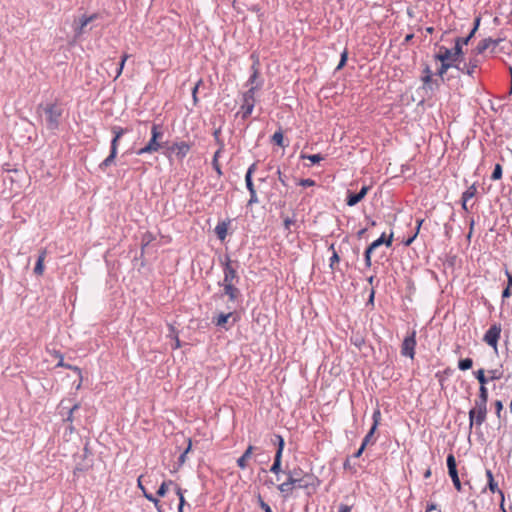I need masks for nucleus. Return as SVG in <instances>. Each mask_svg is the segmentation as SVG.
I'll return each instance as SVG.
<instances>
[{"label": "nucleus", "instance_id": "nucleus-31", "mask_svg": "<svg viewBox=\"0 0 512 512\" xmlns=\"http://www.w3.org/2000/svg\"><path fill=\"white\" fill-rule=\"evenodd\" d=\"M281 458L282 456H279V454L275 455L274 463L271 466L270 471L274 474H278L281 470Z\"/></svg>", "mask_w": 512, "mask_h": 512}, {"label": "nucleus", "instance_id": "nucleus-34", "mask_svg": "<svg viewBox=\"0 0 512 512\" xmlns=\"http://www.w3.org/2000/svg\"><path fill=\"white\" fill-rule=\"evenodd\" d=\"M362 198L359 196V194H349L347 197V205L348 206H354L358 202H360Z\"/></svg>", "mask_w": 512, "mask_h": 512}, {"label": "nucleus", "instance_id": "nucleus-2", "mask_svg": "<svg viewBox=\"0 0 512 512\" xmlns=\"http://www.w3.org/2000/svg\"><path fill=\"white\" fill-rule=\"evenodd\" d=\"M163 137V133L160 130V127L156 124H154L151 128V139L147 143L146 146L139 149L137 151L138 155H143L147 153H153L158 151L161 148V144L159 140Z\"/></svg>", "mask_w": 512, "mask_h": 512}, {"label": "nucleus", "instance_id": "nucleus-22", "mask_svg": "<svg viewBox=\"0 0 512 512\" xmlns=\"http://www.w3.org/2000/svg\"><path fill=\"white\" fill-rule=\"evenodd\" d=\"M230 318H233V322L236 321V319L233 317V313L232 312H228L226 314L224 313H221L220 315H218V317L216 318L215 320V324L217 326H221V327H224L225 324L228 322V320Z\"/></svg>", "mask_w": 512, "mask_h": 512}, {"label": "nucleus", "instance_id": "nucleus-47", "mask_svg": "<svg viewBox=\"0 0 512 512\" xmlns=\"http://www.w3.org/2000/svg\"><path fill=\"white\" fill-rule=\"evenodd\" d=\"M347 61V51H344L342 54H341V59H340V62L337 66V70H340L346 63Z\"/></svg>", "mask_w": 512, "mask_h": 512}, {"label": "nucleus", "instance_id": "nucleus-29", "mask_svg": "<svg viewBox=\"0 0 512 512\" xmlns=\"http://www.w3.org/2000/svg\"><path fill=\"white\" fill-rule=\"evenodd\" d=\"M222 148H223V145L220 146V148L215 152L214 154V157H213V167L214 169L216 170L217 174L218 175H221L222 174V171H221V168H220V165H219V162H218V157L222 151Z\"/></svg>", "mask_w": 512, "mask_h": 512}, {"label": "nucleus", "instance_id": "nucleus-6", "mask_svg": "<svg viewBox=\"0 0 512 512\" xmlns=\"http://www.w3.org/2000/svg\"><path fill=\"white\" fill-rule=\"evenodd\" d=\"M447 467H448L449 476L451 477L455 488L458 491H461L462 486H461V482H460V479L458 476L456 459L453 454H449L447 457Z\"/></svg>", "mask_w": 512, "mask_h": 512}, {"label": "nucleus", "instance_id": "nucleus-21", "mask_svg": "<svg viewBox=\"0 0 512 512\" xmlns=\"http://www.w3.org/2000/svg\"><path fill=\"white\" fill-rule=\"evenodd\" d=\"M486 476L488 479V485L491 492L495 493L498 492L501 497L503 498V492L498 489L497 483L494 481L493 474L491 470L486 471Z\"/></svg>", "mask_w": 512, "mask_h": 512}, {"label": "nucleus", "instance_id": "nucleus-5", "mask_svg": "<svg viewBox=\"0 0 512 512\" xmlns=\"http://www.w3.org/2000/svg\"><path fill=\"white\" fill-rule=\"evenodd\" d=\"M258 85L252 86L244 95H243V104L241 106V110L243 113V118L248 117L254 108L255 105V91L258 89Z\"/></svg>", "mask_w": 512, "mask_h": 512}, {"label": "nucleus", "instance_id": "nucleus-13", "mask_svg": "<svg viewBox=\"0 0 512 512\" xmlns=\"http://www.w3.org/2000/svg\"><path fill=\"white\" fill-rule=\"evenodd\" d=\"M502 41V39H492V38H486L482 40L476 47V52L478 54H482L485 52L488 48L492 47L493 49Z\"/></svg>", "mask_w": 512, "mask_h": 512}, {"label": "nucleus", "instance_id": "nucleus-64", "mask_svg": "<svg viewBox=\"0 0 512 512\" xmlns=\"http://www.w3.org/2000/svg\"><path fill=\"white\" fill-rule=\"evenodd\" d=\"M495 405H496V408H497V413L499 414L500 411L503 408L502 402L501 401H496Z\"/></svg>", "mask_w": 512, "mask_h": 512}, {"label": "nucleus", "instance_id": "nucleus-40", "mask_svg": "<svg viewBox=\"0 0 512 512\" xmlns=\"http://www.w3.org/2000/svg\"><path fill=\"white\" fill-rule=\"evenodd\" d=\"M171 484H173L172 481L163 482L157 491V495L160 497H163L167 492L168 485H171Z\"/></svg>", "mask_w": 512, "mask_h": 512}, {"label": "nucleus", "instance_id": "nucleus-39", "mask_svg": "<svg viewBox=\"0 0 512 512\" xmlns=\"http://www.w3.org/2000/svg\"><path fill=\"white\" fill-rule=\"evenodd\" d=\"M128 58H129V55H128V54H124V55L122 56V59H121V61H120L119 68H118V70H117V73H116L115 79H117V78L122 74V72H123V68H124V65H125V63H126V61H127V59H128Z\"/></svg>", "mask_w": 512, "mask_h": 512}, {"label": "nucleus", "instance_id": "nucleus-37", "mask_svg": "<svg viewBox=\"0 0 512 512\" xmlns=\"http://www.w3.org/2000/svg\"><path fill=\"white\" fill-rule=\"evenodd\" d=\"M502 177V166L500 164H496L494 171L491 175L492 180H499Z\"/></svg>", "mask_w": 512, "mask_h": 512}, {"label": "nucleus", "instance_id": "nucleus-3", "mask_svg": "<svg viewBox=\"0 0 512 512\" xmlns=\"http://www.w3.org/2000/svg\"><path fill=\"white\" fill-rule=\"evenodd\" d=\"M487 415V404L476 402L474 407L469 411V426L470 428L476 424L477 426L482 425Z\"/></svg>", "mask_w": 512, "mask_h": 512}, {"label": "nucleus", "instance_id": "nucleus-25", "mask_svg": "<svg viewBox=\"0 0 512 512\" xmlns=\"http://www.w3.org/2000/svg\"><path fill=\"white\" fill-rule=\"evenodd\" d=\"M392 237L393 235L391 234L390 237L387 239V240H384V235H382L379 239L375 240L374 242H372L369 247H370V250H374L376 249L377 247H379L380 245H382L383 243L386 244V246H390L391 243H392Z\"/></svg>", "mask_w": 512, "mask_h": 512}, {"label": "nucleus", "instance_id": "nucleus-4", "mask_svg": "<svg viewBox=\"0 0 512 512\" xmlns=\"http://www.w3.org/2000/svg\"><path fill=\"white\" fill-rule=\"evenodd\" d=\"M46 115V126L49 130H55L59 126V119L62 115V110L55 104H49L44 108Z\"/></svg>", "mask_w": 512, "mask_h": 512}, {"label": "nucleus", "instance_id": "nucleus-61", "mask_svg": "<svg viewBox=\"0 0 512 512\" xmlns=\"http://www.w3.org/2000/svg\"><path fill=\"white\" fill-rule=\"evenodd\" d=\"M365 447L364 445H361V447L357 450V452L354 454V457L358 458L362 455L363 451H364Z\"/></svg>", "mask_w": 512, "mask_h": 512}, {"label": "nucleus", "instance_id": "nucleus-9", "mask_svg": "<svg viewBox=\"0 0 512 512\" xmlns=\"http://www.w3.org/2000/svg\"><path fill=\"white\" fill-rule=\"evenodd\" d=\"M415 331L412 332L410 336H407L403 343H402V349L401 353L404 356L410 357L411 359L414 358L415 354V346H416V340H415Z\"/></svg>", "mask_w": 512, "mask_h": 512}, {"label": "nucleus", "instance_id": "nucleus-16", "mask_svg": "<svg viewBox=\"0 0 512 512\" xmlns=\"http://www.w3.org/2000/svg\"><path fill=\"white\" fill-rule=\"evenodd\" d=\"M254 447L249 445L243 455L237 460V465L241 469H245L247 467V461L252 457Z\"/></svg>", "mask_w": 512, "mask_h": 512}, {"label": "nucleus", "instance_id": "nucleus-1", "mask_svg": "<svg viewBox=\"0 0 512 512\" xmlns=\"http://www.w3.org/2000/svg\"><path fill=\"white\" fill-rule=\"evenodd\" d=\"M480 23V18L475 19V25L469 35L465 38H457L455 41V47L453 49L448 48H440L438 54L435 55L436 60L441 62V66L438 70V75L443 78L447 70L451 67H458L456 63H458L463 56V51H461V42L464 44H468L470 39L474 36L476 30L478 29Z\"/></svg>", "mask_w": 512, "mask_h": 512}, {"label": "nucleus", "instance_id": "nucleus-53", "mask_svg": "<svg viewBox=\"0 0 512 512\" xmlns=\"http://www.w3.org/2000/svg\"><path fill=\"white\" fill-rule=\"evenodd\" d=\"M490 373V379L491 380H496V379H499L501 377V373H499L498 370H491L489 371Z\"/></svg>", "mask_w": 512, "mask_h": 512}, {"label": "nucleus", "instance_id": "nucleus-51", "mask_svg": "<svg viewBox=\"0 0 512 512\" xmlns=\"http://www.w3.org/2000/svg\"><path fill=\"white\" fill-rule=\"evenodd\" d=\"M259 504H260L261 508L264 510V512H272L270 506L267 503H265L260 496H259Z\"/></svg>", "mask_w": 512, "mask_h": 512}, {"label": "nucleus", "instance_id": "nucleus-33", "mask_svg": "<svg viewBox=\"0 0 512 512\" xmlns=\"http://www.w3.org/2000/svg\"><path fill=\"white\" fill-rule=\"evenodd\" d=\"M381 419L380 410L377 409L373 413V426L371 427V433H374Z\"/></svg>", "mask_w": 512, "mask_h": 512}, {"label": "nucleus", "instance_id": "nucleus-59", "mask_svg": "<svg viewBox=\"0 0 512 512\" xmlns=\"http://www.w3.org/2000/svg\"><path fill=\"white\" fill-rule=\"evenodd\" d=\"M255 170H256V164H255V163H253V164L248 168L246 175H249V176H251V177H252V175H253V173L255 172Z\"/></svg>", "mask_w": 512, "mask_h": 512}, {"label": "nucleus", "instance_id": "nucleus-38", "mask_svg": "<svg viewBox=\"0 0 512 512\" xmlns=\"http://www.w3.org/2000/svg\"><path fill=\"white\" fill-rule=\"evenodd\" d=\"M475 376L480 385H485L487 383V378L485 377V372L483 369H479L477 372H475Z\"/></svg>", "mask_w": 512, "mask_h": 512}, {"label": "nucleus", "instance_id": "nucleus-62", "mask_svg": "<svg viewBox=\"0 0 512 512\" xmlns=\"http://www.w3.org/2000/svg\"><path fill=\"white\" fill-rule=\"evenodd\" d=\"M65 421L66 422H70V423L73 422V412L72 411L69 410L68 415H67Z\"/></svg>", "mask_w": 512, "mask_h": 512}, {"label": "nucleus", "instance_id": "nucleus-23", "mask_svg": "<svg viewBox=\"0 0 512 512\" xmlns=\"http://www.w3.org/2000/svg\"><path fill=\"white\" fill-rule=\"evenodd\" d=\"M228 225L225 222L217 224L215 227V233L220 240H224L227 236Z\"/></svg>", "mask_w": 512, "mask_h": 512}, {"label": "nucleus", "instance_id": "nucleus-10", "mask_svg": "<svg viewBox=\"0 0 512 512\" xmlns=\"http://www.w3.org/2000/svg\"><path fill=\"white\" fill-rule=\"evenodd\" d=\"M55 356L59 359V362L57 364L58 367H65V368H68L72 371H74L78 378H79V383L77 384L76 386V389H80L81 388V385H82V381H83V376H82V372H81V369L77 366H73V365H70V364H66L64 362V357L61 353L59 352H55Z\"/></svg>", "mask_w": 512, "mask_h": 512}, {"label": "nucleus", "instance_id": "nucleus-48", "mask_svg": "<svg viewBox=\"0 0 512 512\" xmlns=\"http://www.w3.org/2000/svg\"><path fill=\"white\" fill-rule=\"evenodd\" d=\"M373 250H370V247H368L365 251V262H366V266L370 267L371 266V253H372Z\"/></svg>", "mask_w": 512, "mask_h": 512}, {"label": "nucleus", "instance_id": "nucleus-50", "mask_svg": "<svg viewBox=\"0 0 512 512\" xmlns=\"http://www.w3.org/2000/svg\"><path fill=\"white\" fill-rule=\"evenodd\" d=\"M294 223H295V219L294 218H290V217H285L284 218L285 229L289 230L290 226L293 225Z\"/></svg>", "mask_w": 512, "mask_h": 512}, {"label": "nucleus", "instance_id": "nucleus-7", "mask_svg": "<svg viewBox=\"0 0 512 512\" xmlns=\"http://www.w3.org/2000/svg\"><path fill=\"white\" fill-rule=\"evenodd\" d=\"M190 144L187 142L181 141L176 142L172 144L170 147H168V155L174 154L178 159H183L190 151Z\"/></svg>", "mask_w": 512, "mask_h": 512}, {"label": "nucleus", "instance_id": "nucleus-41", "mask_svg": "<svg viewBox=\"0 0 512 512\" xmlns=\"http://www.w3.org/2000/svg\"><path fill=\"white\" fill-rule=\"evenodd\" d=\"M330 250L333 251V254H332L331 258H330V267L333 268L334 264L338 263L340 258L338 256L337 252L335 251V248H334L333 244L330 246Z\"/></svg>", "mask_w": 512, "mask_h": 512}, {"label": "nucleus", "instance_id": "nucleus-32", "mask_svg": "<svg viewBox=\"0 0 512 512\" xmlns=\"http://www.w3.org/2000/svg\"><path fill=\"white\" fill-rule=\"evenodd\" d=\"M473 361L471 358H465L458 362V368L462 371L468 370L472 367Z\"/></svg>", "mask_w": 512, "mask_h": 512}, {"label": "nucleus", "instance_id": "nucleus-11", "mask_svg": "<svg viewBox=\"0 0 512 512\" xmlns=\"http://www.w3.org/2000/svg\"><path fill=\"white\" fill-rule=\"evenodd\" d=\"M238 280L236 270L231 266V261L228 259L224 267V278L222 284H234Z\"/></svg>", "mask_w": 512, "mask_h": 512}, {"label": "nucleus", "instance_id": "nucleus-44", "mask_svg": "<svg viewBox=\"0 0 512 512\" xmlns=\"http://www.w3.org/2000/svg\"><path fill=\"white\" fill-rule=\"evenodd\" d=\"M276 439L278 442V449L276 454H279V456H282V452L284 449V439L280 435H276Z\"/></svg>", "mask_w": 512, "mask_h": 512}, {"label": "nucleus", "instance_id": "nucleus-57", "mask_svg": "<svg viewBox=\"0 0 512 512\" xmlns=\"http://www.w3.org/2000/svg\"><path fill=\"white\" fill-rule=\"evenodd\" d=\"M372 435H373V433H371V430H370L369 433L365 436V438L363 440L362 445H364V447H366V445L369 443Z\"/></svg>", "mask_w": 512, "mask_h": 512}, {"label": "nucleus", "instance_id": "nucleus-43", "mask_svg": "<svg viewBox=\"0 0 512 512\" xmlns=\"http://www.w3.org/2000/svg\"><path fill=\"white\" fill-rule=\"evenodd\" d=\"M143 494H144L145 498L148 499L149 501L153 502L155 507L157 508V510L159 512H161L160 505H159V500L156 499L155 497H153L151 494L147 493L146 491Z\"/></svg>", "mask_w": 512, "mask_h": 512}, {"label": "nucleus", "instance_id": "nucleus-46", "mask_svg": "<svg viewBox=\"0 0 512 512\" xmlns=\"http://www.w3.org/2000/svg\"><path fill=\"white\" fill-rule=\"evenodd\" d=\"M202 84V80L200 79L196 85L194 86L193 90H192V97H193V102L194 104H197L198 102V98H197V91H198V88L199 86Z\"/></svg>", "mask_w": 512, "mask_h": 512}, {"label": "nucleus", "instance_id": "nucleus-20", "mask_svg": "<svg viewBox=\"0 0 512 512\" xmlns=\"http://www.w3.org/2000/svg\"><path fill=\"white\" fill-rule=\"evenodd\" d=\"M477 66L478 61L476 59H470L469 63L464 64L463 67H457V69L471 76L474 70L477 68Z\"/></svg>", "mask_w": 512, "mask_h": 512}, {"label": "nucleus", "instance_id": "nucleus-26", "mask_svg": "<svg viewBox=\"0 0 512 512\" xmlns=\"http://www.w3.org/2000/svg\"><path fill=\"white\" fill-rule=\"evenodd\" d=\"M300 478H302L301 476V473L294 470V471H290L288 472V480L294 485L297 487L298 483H300L302 480H300Z\"/></svg>", "mask_w": 512, "mask_h": 512}, {"label": "nucleus", "instance_id": "nucleus-55", "mask_svg": "<svg viewBox=\"0 0 512 512\" xmlns=\"http://www.w3.org/2000/svg\"><path fill=\"white\" fill-rule=\"evenodd\" d=\"M315 182L312 179H302L300 181L301 186H313Z\"/></svg>", "mask_w": 512, "mask_h": 512}, {"label": "nucleus", "instance_id": "nucleus-49", "mask_svg": "<svg viewBox=\"0 0 512 512\" xmlns=\"http://www.w3.org/2000/svg\"><path fill=\"white\" fill-rule=\"evenodd\" d=\"M186 459H187V451H184V452L180 455V457H179V459H178V466H177L176 470H177L179 467H181V466L186 462Z\"/></svg>", "mask_w": 512, "mask_h": 512}, {"label": "nucleus", "instance_id": "nucleus-18", "mask_svg": "<svg viewBox=\"0 0 512 512\" xmlns=\"http://www.w3.org/2000/svg\"><path fill=\"white\" fill-rule=\"evenodd\" d=\"M224 288V293L231 301H235L239 296V290L234 284H221Z\"/></svg>", "mask_w": 512, "mask_h": 512}, {"label": "nucleus", "instance_id": "nucleus-45", "mask_svg": "<svg viewBox=\"0 0 512 512\" xmlns=\"http://www.w3.org/2000/svg\"><path fill=\"white\" fill-rule=\"evenodd\" d=\"M245 182H246V187L249 190V192L256 191L255 188H254V184L252 182V177L251 176L245 175Z\"/></svg>", "mask_w": 512, "mask_h": 512}, {"label": "nucleus", "instance_id": "nucleus-8", "mask_svg": "<svg viewBox=\"0 0 512 512\" xmlns=\"http://www.w3.org/2000/svg\"><path fill=\"white\" fill-rule=\"evenodd\" d=\"M501 334V326L494 324L484 335V341L495 350L497 349V343Z\"/></svg>", "mask_w": 512, "mask_h": 512}, {"label": "nucleus", "instance_id": "nucleus-52", "mask_svg": "<svg viewBox=\"0 0 512 512\" xmlns=\"http://www.w3.org/2000/svg\"><path fill=\"white\" fill-rule=\"evenodd\" d=\"M255 203H258V198H257V195H256V191L250 192V199L248 201V205H252V204H255Z\"/></svg>", "mask_w": 512, "mask_h": 512}, {"label": "nucleus", "instance_id": "nucleus-60", "mask_svg": "<svg viewBox=\"0 0 512 512\" xmlns=\"http://www.w3.org/2000/svg\"><path fill=\"white\" fill-rule=\"evenodd\" d=\"M510 295H511L510 288L509 287L505 288L502 292V297L508 298V297H510Z\"/></svg>", "mask_w": 512, "mask_h": 512}, {"label": "nucleus", "instance_id": "nucleus-14", "mask_svg": "<svg viewBox=\"0 0 512 512\" xmlns=\"http://www.w3.org/2000/svg\"><path fill=\"white\" fill-rule=\"evenodd\" d=\"M300 480H302L300 483H298L297 487L298 488H306L308 489L309 487H313V489L316 488L317 484V479L315 477H313L312 475H308V474H305L302 476V478H300Z\"/></svg>", "mask_w": 512, "mask_h": 512}, {"label": "nucleus", "instance_id": "nucleus-15", "mask_svg": "<svg viewBox=\"0 0 512 512\" xmlns=\"http://www.w3.org/2000/svg\"><path fill=\"white\" fill-rule=\"evenodd\" d=\"M47 255V251L41 250L34 268V273L38 276H41L44 272V261Z\"/></svg>", "mask_w": 512, "mask_h": 512}, {"label": "nucleus", "instance_id": "nucleus-24", "mask_svg": "<svg viewBox=\"0 0 512 512\" xmlns=\"http://www.w3.org/2000/svg\"><path fill=\"white\" fill-rule=\"evenodd\" d=\"M116 155L117 150L111 149L109 156L100 164V169L105 170L107 167L111 166L114 163Z\"/></svg>", "mask_w": 512, "mask_h": 512}, {"label": "nucleus", "instance_id": "nucleus-28", "mask_svg": "<svg viewBox=\"0 0 512 512\" xmlns=\"http://www.w3.org/2000/svg\"><path fill=\"white\" fill-rule=\"evenodd\" d=\"M488 401V391L485 385H480L479 389V397L476 400V402L486 403Z\"/></svg>", "mask_w": 512, "mask_h": 512}, {"label": "nucleus", "instance_id": "nucleus-17", "mask_svg": "<svg viewBox=\"0 0 512 512\" xmlns=\"http://www.w3.org/2000/svg\"><path fill=\"white\" fill-rule=\"evenodd\" d=\"M112 132L114 137L111 141V149L117 150L119 139L125 134L126 130L124 128L115 126L112 128Z\"/></svg>", "mask_w": 512, "mask_h": 512}, {"label": "nucleus", "instance_id": "nucleus-56", "mask_svg": "<svg viewBox=\"0 0 512 512\" xmlns=\"http://www.w3.org/2000/svg\"><path fill=\"white\" fill-rule=\"evenodd\" d=\"M368 190H369V187H368V186H363V187L361 188L360 192L358 193V194H359V196L363 199V198L366 196V194H367Z\"/></svg>", "mask_w": 512, "mask_h": 512}, {"label": "nucleus", "instance_id": "nucleus-42", "mask_svg": "<svg viewBox=\"0 0 512 512\" xmlns=\"http://www.w3.org/2000/svg\"><path fill=\"white\" fill-rule=\"evenodd\" d=\"M301 158H306V159L310 160L314 164L320 162L323 159V157L320 154L301 155Z\"/></svg>", "mask_w": 512, "mask_h": 512}, {"label": "nucleus", "instance_id": "nucleus-19", "mask_svg": "<svg viewBox=\"0 0 512 512\" xmlns=\"http://www.w3.org/2000/svg\"><path fill=\"white\" fill-rule=\"evenodd\" d=\"M432 71L431 69L426 66L423 70V76H422V81H423V88L425 89H432Z\"/></svg>", "mask_w": 512, "mask_h": 512}, {"label": "nucleus", "instance_id": "nucleus-54", "mask_svg": "<svg viewBox=\"0 0 512 512\" xmlns=\"http://www.w3.org/2000/svg\"><path fill=\"white\" fill-rule=\"evenodd\" d=\"M258 77V71L257 69L255 68V66H253V74L251 75L250 79H249V83L250 84H254L256 79Z\"/></svg>", "mask_w": 512, "mask_h": 512}, {"label": "nucleus", "instance_id": "nucleus-27", "mask_svg": "<svg viewBox=\"0 0 512 512\" xmlns=\"http://www.w3.org/2000/svg\"><path fill=\"white\" fill-rule=\"evenodd\" d=\"M296 486H294L288 479L286 482L280 484L278 486V489L280 492L282 493H285V494H290L293 489L295 488Z\"/></svg>", "mask_w": 512, "mask_h": 512}, {"label": "nucleus", "instance_id": "nucleus-58", "mask_svg": "<svg viewBox=\"0 0 512 512\" xmlns=\"http://www.w3.org/2000/svg\"><path fill=\"white\" fill-rule=\"evenodd\" d=\"M351 507L345 504H341L339 507V512H350Z\"/></svg>", "mask_w": 512, "mask_h": 512}, {"label": "nucleus", "instance_id": "nucleus-12", "mask_svg": "<svg viewBox=\"0 0 512 512\" xmlns=\"http://www.w3.org/2000/svg\"><path fill=\"white\" fill-rule=\"evenodd\" d=\"M96 18H97L96 14H93V15H90V16H82L78 20V23L75 26L76 36H80L83 33H85V31H86L85 29H86L87 25L89 23H91L93 20H95Z\"/></svg>", "mask_w": 512, "mask_h": 512}, {"label": "nucleus", "instance_id": "nucleus-63", "mask_svg": "<svg viewBox=\"0 0 512 512\" xmlns=\"http://www.w3.org/2000/svg\"><path fill=\"white\" fill-rule=\"evenodd\" d=\"M180 347H181L180 340H179V338L176 336V337H175V343H174L173 348H174V349H178V348H180Z\"/></svg>", "mask_w": 512, "mask_h": 512}, {"label": "nucleus", "instance_id": "nucleus-36", "mask_svg": "<svg viewBox=\"0 0 512 512\" xmlns=\"http://www.w3.org/2000/svg\"><path fill=\"white\" fill-rule=\"evenodd\" d=\"M272 141L275 144L283 147L284 146V143H283V141H284L283 133L281 131L275 132L274 135L272 136Z\"/></svg>", "mask_w": 512, "mask_h": 512}, {"label": "nucleus", "instance_id": "nucleus-30", "mask_svg": "<svg viewBox=\"0 0 512 512\" xmlns=\"http://www.w3.org/2000/svg\"><path fill=\"white\" fill-rule=\"evenodd\" d=\"M476 186L475 184H472L463 194H462V200L468 201L469 199L473 198L476 194Z\"/></svg>", "mask_w": 512, "mask_h": 512}, {"label": "nucleus", "instance_id": "nucleus-35", "mask_svg": "<svg viewBox=\"0 0 512 512\" xmlns=\"http://www.w3.org/2000/svg\"><path fill=\"white\" fill-rule=\"evenodd\" d=\"M175 490H176V494L178 495L179 497V512H183V506L185 504V499H184V496H183V493H182V489L176 485L175 487Z\"/></svg>", "mask_w": 512, "mask_h": 512}]
</instances>
